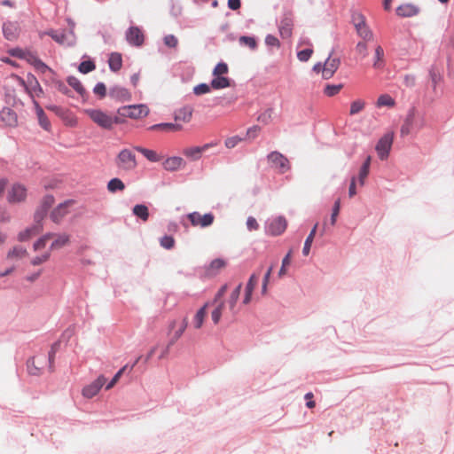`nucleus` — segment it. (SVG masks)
Listing matches in <instances>:
<instances>
[{"mask_svg": "<svg viewBox=\"0 0 454 454\" xmlns=\"http://www.w3.org/2000/svg\"><path fill=\"white\" fill-rule=\"evenodd\" d=\"M227 286H223L215 294L212 301H207V304H210L209 309L211 314V320L214 325H217L222 317H232L237 312V302L240 294L241 284L238 285L230 294L227 301H223V297L226 291Z\"/></svg>", "mask_w": 454, "mask_h": 454, "instance_id": "nucleus-1", "label": "nucleus"}, {"mask_svg": "<svg viewBox=\"0 0 454 454\" xmlns=\"http://www.w3.org/2000/svg\"><path fill=\"white\" fill-rule=\"evenodd\" d=\"M84 114L97 124L105 129H112L115 124H121L123 120L101 109H85Z\"/></svg>", "mask_w": 454, "mask_h": 454, "instance_id": "nucleus-2", "label": "nucleus"}, {"mask_svg": "<svg viewBox=\"0 0 454 454\" xmlns=\"http://www.w3.org/2000/svg\"><path fill=\"white\" fill-rule=\"evenodd\" d=\"M427 126L425 114L418 112L415 108L409 110L406 119L401 127V135L407 136L412 132H419Z\"/></svg>", "mask_w": 454, "mask_h": 454, "instance_id": "nucleus-3", "label": "nucleus"}, {"mask_svg": "<svg viewBox=\"0 0 454 454\" xmlns=\"http://www.w3.org/2000/svg\"><path fill=\"white\" fill-rule=\"evenodd\" d=\"M149 112L150 110L146 105L138 104L121 106L118 109L117 114L121 119L130 118L138 120L146 117Z\"/></svg>", "mask_w": 454, "mask_h": 454, "instance_id": "nucleus-4", "label": "nucleus"}, {"mask_svg": "<svg viewBox=\"0 0 454 454\" xmlns=\"http://www.w3.org/2000/svg\"><path fill=\"white\" fill-rule=\"evenodd\" d=\"M340 60L337 57L329 56L324 65L317 63L313 67V71L321 73L324 79H330L338 70Z\"/></svg>", "mask_w": 454, "mask_h": 454, "instance_id": "nucleus-5", "label": "nucleus"}, {"mask_svg": "<svg viewBox=\"0 0 454 454\" xmlns=\"http://www.w3.org/2000/svg\"><path fill=\"white\" fill-rule=\"evenodd\" d=\"M67 23L70 27V31L68 33H66L65 31L51 29L45 32V34L51 36L55 42H57L59 44L71 46L74 43L75 41L74 34L73 31L74 27V23L70 19L67 20Z\"/></svg>", "mask_w": 454, "mask_h": 454, "instance_id": "nucleus-6", "label": "nucleus"}, {"mask_svg": "<svg viewBox=\"0 0 454 454\" xmlns=\"http://www.w3.org/2000/svg\"><path fill=\"white\" fill-rule=\"evenodd\" d=\"M187 327V319L176 318L173 319L168 325V336L171 344L180 339Z\"/></svg>", "mask_w": 454, "mask_h": 454, "instance_id": "nucleus-7", "label": "nucleus"}, {"mask_svg": "<svg viewBox=\"0 0 454 454\" xmlns=\"http://www.w3.org/2000/svg\"><path fill=\"white\" fill-rule=\"evenodd\" d=\"M186 217L191 222L192 226L201 228L210 226L215 220V216L212 213L201 215L199 212H192L188 214Z\"/></svg>", "mask_w": 454, "mask_h": 454, "instance_id": "nucleus-8", "label": "nucleus"}, {"mask_svg": "<svg viewBox=\"0 0 454 454\" xmlns=\"http://www.w3.org/2000/svg\"><path fill=\"white\" fill-rule=\"evenodd\" d=\"M117 165L119 168L125 170L135 168L137 166L135 154L128 149L121 151L117 158Z\"/></svg>", "mask_w": 454, "mask_h": 454, "instance_id": "nucleus-9", "label": "nucleus"}, {"mask_svg": "<svg viewBox=\"0 0 454 454\" xmlns=\"http://www.w3.org/2000/svg\"><path fill=\"white\" fill-rule=\"evenodd\" d=\"M268 160L280 173H285L290 168L288 159L278 152H271L268 155Z\"/></svg>", "mask_w": 454, "mask_h": 454, "instance_id": "nucleus-10", "label": "nucleus"}, {"mask_svg": "<svg viewBox=\"0 0 454 454\" xmlns=\"http://www.w3.org/2000/svg\"><path fill=\"white\" fill-rule=\"evenodd\" d=\"M27 197V189L20 184H14L12 185L7 194V200L9 203H20L25 200Z\"/></svg>", "mask_w": 454, "mask_h": 454, "instance_id": "nucleus-11", "label": "nucleus"}, {"mask_svg": "<svg viewBox=\"0 0 454 454\" xmlns=\"http://www.w3.org/2000/svg\"><path fill=\"white\" fill-rule=\"evenodd\" d=\"M287 227V222L285 217L278 216L269 222L266 227V232L272 236L282 234Z\"/></svg>", "mask_w": 454, "mask_h": 454, "instance_id": "nucleus-12", "label": "nucleus"}, {"mask_svg": "<svg viewBox=\"0 0 454 454\" xmlns=\"http://www.w3.org/2000/svg\"><path fill=\"white\" fill-rule=\"evenodd\" d=\"M262 270V267L261 266L255 272H254L251 275V277L247 284L246 289H245V294H244V298L242 301L243 304L247 305L251 301L252 294H253V291L255 288V286L258 285Z\"/></svg>", "mask_w": 454, "mask_h": 454, "instance_id": "nucleus-13", "label": "nucleus"}, {"mask_svg": "<svg viewBox=\"0 0 454 454\" xmlns=\"http://www.w3.org/2000/svg\"><path fill=\"white\" fill-rule=\"evenodd\" d=\"M106 379L100 375L97 380L82 388V394L85 398L90 399L97 395L102 387L105 385Z\"/></svg>", "mask_w": 454, "mask_h": 454, "instance_id": "nucleus-14", "label": "nucleus"}, {"mask_svg": "<svg viewBox=\"0 0 454 454\" xmlns=\"http://www.w3.org/2000/svg\"><path fill=\"white\" fill-rule=\"evenodd\" d=\"M127 42L136 47L142 46L145 41V35L138 27H130L126 32Z\"/></svg>", "mask_w": 454, "mask_h": 454, "instance_id": "nucleus-15", "label": "nucleus"}, {"mask_svg": "<svg viewBox=\"0 0 454 454\" xmlns=\"http://www.w3.org/2000/svg\"><path fill=\"white\" fill-rule=\"evenodd\" d=\"M393 143V135L386 134L382 137L376 145V151L378 153L380 160H385L387 158L389 151L391 149V145Z\"/></svg>", "mask_w": 454, "mask_h": 454, "instance_id": "nucleus-16", "label": "nucleus"}, {"mask_svg": "<svg viewBox=\"0 0 454 454\" xmlns=\"http://www.w3.org/2000/svg\"><path fill=\"white\" fill-rule=\"evenodd\" d=\"M74 205V200H67L60 203L57 207L53 209L51 214V218L54 223H59L64 216L69 213L70 207Z\"/></svg>", "mask_w": 454, "mask_h": 454, "instance_id": "nucleus-17", "label": "nucleus"}, {"mask_svg": "<svg viewBox=\"0 0 454 454\" xmlns=\"http://www.w3.org/2000/svg\"><path fill=\"white\" fill-rule=\"evenodd\" d=\"M209 306L210 304H207L206 302L193 316L192 325L195 329L198 330L203 326L208 313H210Z\"/></svg>", "mask_w": 454, "mask_h": 454, "instance_id": "nucleus-18", "label": "nucleus"}, {"mask_svg": "<svg viewBox=\"0 0 454 454\" xmlns=\"http://www.w3.org/2000/svg\"><path fill=\"white\" fill-rule=\"evenodd\" d=\"M213 145L214 144H206L202 146L188 147L183 151V154L192 160H197L200 159L203 153Z\"/></svg>", "mask_w": 454, "mask_h": 454, "instance_id": "nucleus-19", "label": "nucleus"}, {"mask_svg": "<svg viewBox=\"0 0 454 454\" xmlns=\"http://www.w3.org/2000/svg\"><path fill=\"white\" fill-rule=\"evenodd\" d=\"M53 203L54 198L51 195H47L43 199L41 207L35 214V222H41L43 219L47 210L52 206Z\"/></svg>", "mask_w": 454, "mask_h": 454, "instance_id": "nucleus-20", "label": "nucleus"}, {"mask_svg": "<svg viewBox=\"0 0 454 454\" xmlns=\"http://www.w3.org/2000/svg\"><path fill=\"white\" fill-rule=\"evenodd\" d=\"M27 255V249L21 246L13 247L9 250L6 255V260L12 263L18 262Z\"/></svg>", "mask_w": 454, "mask_h": 454, "instance_id": "nucleus-21", "label": "nucleus"}, {"mask_svg": "<svg viewBox=\"0 0 454 454\" xmlns=\"http://www.w3.org/2000/svg\"><path fill=\"white\" fill-rule=\"evenodd\" d=\"M294 21L291 16H285L279 23V33L283 38H289L292 35Z\"/></svg>", "mask_w": 454, "mask_h": 454, "instance_id": "nucleus-22", "label": "nucleus"}, {"mask_svg": "<svg viewBox=\"0 0 454 454\" xmlns=\"http://www.w3.org/2000/svg\"><path fill=\"white\" fill-rule=\"evenodd\" d=\"M110 96L121 102H125L131 99L130 92L127 89L119 86H115L110 90Z\"/></svg>", "mask_w": 454, "mask_h": 454, "instance_id": "nucleus-23", "label": "nucleus"}, {"mask_svg": "<svg viewBox=\"0 0 454 454\" xmlns=\"http://www.w3.org/2000/svg\"><path fill=\"white\" fill-rule=\"evenodd\" d=\"M43 227L40 224V222H36V224L27 228L25 231H20L18 236V239L20 241H27L32 237L39 234L42 231Z\"/></svg>", "mask_w": 454, "mask_h": 454, "instance_id": "nucleus-24", "label": "nucleus"}, {"mask_svg": "<svg viewBox=\"0 0 454 454\" xmlns=\"http://www.w3.org/2000/svg\"><path fill=\"white\" fill-rule=\"evenodd\" d=\"M3 32L7 40L12 41L19 35V27L16 23L8 21L4 24Z\"/></svg>", "mask_w": 454, "mask_h": 454, "instance_id": "nucleus-25", "label": "nucleus"}, {"mask_svg": "<svg viewBox=\"0 0 454 454\" xmlns=\"http://www.w3.org/2000/svg\"><path fill=\"white\" fill-rule=\"evenodd\" d=\"M52 242L50 247V252L51 250H58L62 248L63 247L67 246L69 242V235L63 233V234H54L51 238Z\"/></svg>", "mask_w": 454, "mask_h": 454, "instance_id": "nucleus-26", "label": "nucleus"}, {"mask_svg": "<svg viewBox=\"0 0 454 454\" xmlns=\"http://www.w3.org/2000/svg\"><path fill=\"white\" fill-rule=\"evenodd\" d=\"M184 165L183 158L174 156L169 157L163 162V168L168 171H176Z\"/></svg>", "mask_w": 454, "mask_h": 454, "instance_id": "nucleus-27", "label": "nucleus"}, {"mask_svg": "<svg viewBox=\"0 0 454 454\" xmlns=\"http://www.w3.org/2000/svg\"><path fill=\"white\" fill-rule=\"evenodd\" d=\"M192 107L189 106H185L175 113V120L184 122H189L192 120Z\"/></svg>", "mask_w": 454, "mask_h": 454, "instance_id": "nucleus-28", "label": "nucleus"}, {"mask_svg": "<svg viewBox=\"0 0 454 454\" xmlns=\"http://www.w3.org/2000/svg\"><path fill=\"white\" fill-rule=\"evenodd\" d=\"M0 118L8 126H15L17 124L16 114L10 108H4L0 113Z\"/></svg>", "mask_w": 454, "mask_h": 454, "instance_id": "nucleus-29", "label": "nucleus"}, {"mask_svg": "<svg viewBox=\"0 0 454 454\" xmlns=\"http://www.w3.org/2000/svg\"><path fill=\"white\" fill-rule=\"evenodd\" d=\"M28 63L33 65L38 71L45 73L49 68L48 67L40 60L35 55L27 51V58H24Z\"/></svg>", "mask_w": 454, "mask_h": 454, "instance_id": "nucleus-30", "label": "nucleus"}, {"mask_svg": "<svg viewBox=\"0 0 454 454\" xmlns=\"http://www.w3.org/2000/svg\"><path fill=\"white\" fill-rule=\"evenodd\" d=\"M35 113L37 115L40 126L43 129L49 130L51 128V121H49V119L46 116L45 113L43 112V108L36 102H35Z\"/></svg>", "mask_w": 454, "mask_h": 454, "instance_id": "nucleus-31", "label": "nucleus"}, {"mask_svg": "<svg viewBox=\"0 0 454 454\" xmlns=\"http://www.w3.org/2000/svg\"><path fill=\"white\" fill-rule=\"evenodd\" d=\"M419 10L415 5L406 4L400 5L396 9V13L401 17H411L418 13Z\"/></svg>", "mask_w": 454, "mask_h": 454, "instance_id": "nucleus-32", "label": "nucleus"}, {"mask_svg": "<svg viewBox=\"0 0 454 454\" xmlns=\"http://www.w3.org/2000/svg\"><path fill=\"white\" fill-rule=\"evenodd\" d=\"M182 129V126L176 123H160L153 125L149 128L150 130H156V131H163V132H168V131H178Z\"/></svg>", "mask_w": 454, "mask_h": 454, "instance_id": "nucleus-33", "label": "nucleus"}, {"mask_svg": "<svg viewBox=\"0 0 454 454\" xmlns=\"http://www.w3.org/2000/svg\"><path fill=\"white\" fill-rule=\"evenodd\" d=\"M136 150L142 153L148 160L152 162H158L162 160V156H160L156 151L146 149L144 147L137 146Z\"/></svg>", "mask_w": 454, "mask_h": 454, "instance_id": "nucleus-34", "label": "nucleus"}, {"mask_svg": "<svg viewBox=\"0 0 454 454\" xmlns=\"http://www.w3.org/2000/svg\"><path fill=\"white\" fill-rule=\"evenodd\" d=\"M109 67L112 71L117 72L122 67V58L121 55L118 52H113L110 54L108 59Z\"/></svg>", "mask_w": 454, "mask_h": 454, "instance_id": "nucleus-35", "label": "nucleus"}, {"mask_svg": "<svg viewBox=\"0 0 454 454\" xmlns=\"http://www.w3.org/2000/svg\"><path fill=\"white\" fill-rule=\"evenodd\" d=\"M231 81L226 76H214L211 82V87L215 90H221L230 87Z\"/></svg>", "mask_w": 454, "mask_h": 454, "instance_id": "nucleus-36", "label": "nucleus"}, {"mask_svg": "<svg viewBox=\"0 0 454 454\" xmlns=\"http://www.w3.org/2000/svg\"><path fill=\"white\" fill-rule=\"evenodd\" d=\"M133 214L144 222H146L149 218L148 207L143 204L136 205L133 207Z\"/></svg>", "mask_w": 454, "mask_h": 454, "instance_id": "nucleus-37", "label": "nucleus"}, {"mask_svg": "<svg viewBox=\"0 0 454 454\" xmlns=\"http://www.w3.org/2000/svg\"><path fill=\"white\" fill-rule=\"evenodd\" d=\"M376 105L378 107H394L395 106V101L390 95L382 94L378 98Z\"/></svg>", "mask_w": 454, "mask_h": 454, "instance_id": "nucleus-38", "label": "nucleus"}, {"mask_svg": "<svg viewBox=\"0 0 454 454\" xmlns=\"http://www.w3.org/2000/svg\"><path fill=\"white\" fill-rule=\"evenodd\" d=\"M107 189L110 192H121L125 189V184L121 179L113 178L108 182Z\"/></svg>", "mask_w": 454, "mask_h": 454, "instance_id": "nucleus-39", "label": "nucleus"}, {"mask_svg": "<svg viewBox=\"0 0 454 454\" xmlns=\"http://www.w3.org/2000/svg\"><path fill=\"white\" fill-rule=\"evenodd\" d=\"M317 228V223L315 224V226L311 230L309 235L308 236V238L305 240L304 247H303V250H302V253H303V254L305 256H307L309 254L310 247H311L313 239H314L315 235H316Z\"/></svg>", "mask_w": 454, "mask_h": 454, "instance_id": "nucleus-40", "label": "nucleus"}, {"mask_svg": "<svg viewBox=\"0 0 454 454\" xmlns=\"http://www.w3.org/2000/svg\"><path fill=\"white\" fill-rule=\"evenodd\" d=\"M52 237H53V233H47V234L43 235V237H41L38 240H36L35 242L34 250L39 251L41 249L45 248L48 241L50 239H51Z\"/></svg>", "mask_w": 454, "mask_h": 454, "instance_id": "nucleus-41", "label": "nucleus"}, {"mask_svg": "<svg viewBox=\"0 0 454 454\" xmlns=\"http://www.w3.org/2000/svg\"><path fill=\"white\" fill-rule=\"evenodd\" d=\"M365 102L362 99H356L351 102L349 114L355 115L364 109Z\"/></svg>", "mask_w": 454, "mask_h": 454, "instance_id": "nucleus-42", "label": "nucleus"}, {"mask_svg": "<svg viewBox=\"0 0 454 454\" xmlns=\"http://www.w3.org/2000/svg\"><path fill=\"white\" fill-rule=\"evenodd\" d=\"M342 88H343L342 84H337V85L327 84L324 89V93L327 97H333V96L337 95L341 90Z\"/></svg>", "mask_w": 454, "mask_h": 454, "instance_id": "nucleus-43", "label": "nucleus"}, {"mask_svg": "<svg viewBox=\"0 0 454 454\" xmlns=\"http://www.w3.org/2000/svg\"><path fill=\"white\" fill-rule=\"evenodd\" d=\"M358 35L365 41H369L372 38V33L366 25V23L361 27L356 28Z\"/></svg>", "mask_w": 454, "mask_h": 454, "instance_id": "nucleus-44", "label": "nucleus"}, {"mask_svg": "<svg viewBox=\"0 0 454 454\" xmlns=\"http://www.w3.org/2000/svg\"><path fill=\"white\" fill-rule=\"evenodd\" d=\"M229 72V68L226 63H218L213 70V76H224Z\"/></svg>", "mask_w": 454, "mask_h": 454, "instance_id": "nucleus-45", "label": "nucleus"}, {"mask_svg": "<svg viewBox=\"0 0 454 454\" xmlns=\"http://www.w3.org/2000/svg\"><path fill=\"white\" fill-rule=\"evenodd\" d=\"M50 256H51L50 250L45 251L42 254L33 257L31 260V263L35 266L40 265V264L47 262L50 259Z\"/></svg>", "mask_w": 454, "mask_h": 454, "instance_id": "nucleus-46", "label": "nucleus"}, {"mask_svg": "<svg viewBox=\"0 0 454 454\" xmlns=\"http://www.w3.org/2000/svg\"><path fill=\"white\" fill-rule=\"evenodd\" d=\"M67 83L75 90L77 91L78 93L80 94H82L84 89L82 85V83L80 82V81L74 77V76H70L67 78Z\"/></svg>", "mask_w": 454, "mask_h": 454, "instance_id": "nucleus-47", "label": "nucleus"}, {"mask_svg": "<svg viewBox=\"0 0 454 454\" xmlns=\"http://www.w3.org/2000/svg\"><path fill=\"white\" fill-rule=\"evenodd\" d=\"M375 58L376 60L373 64V66L376 68H380L382 67L383 58H384V50L381 46H377L375 49Z\"/></svg>", "mask_w": 454, "mask_h": 454, "instance_id": "nucleus-48", "label": "nucleus"}, {"mask_svg": "<svg viewBox=\"0 0 454 454\" xmlns=\"http://www.w3.org/2000/svg\"><path fill=\"white\" fill-rule=\"evenodd\" d=\"M291 254L292 252L290 251L283 259L282 261V266L278 271V277L283 278L286 274V269L291 263Z\"/></svg>", "mask_w": 454, "mask_h": 454, "instance_id": "nucleus-49", "label": "nucleus"}, {"mask_svg": "<svg viewBox=\"0 0 454 454\" xmlns=\"http://www.w3.org/2000/svg\"><path fill=\"white\" fill-rule=\"evenodd\" d=\"M225 265V262L221 259H215L212 261V262L209 265L208 271L211 274L216 273L219 270L223 268Z\"/></svg>", "mask_w": 454, "mask_h": 454, "instance_id": "nucleus-50", "label": "nucleus"}, {"mask_svg": "<svg viewBox=\"0 0 454 454\" xmlns=\"http://www.w3.org/2000/svg\"><path fill=\"white\" fill-rule=\"evenodd\" d=\"M96 68L95 64L90 60L82 61L79 66V71L83 74L93 71Z\"/></svg>", "mask_w": 454, "mask_h": 454, "instance_id": "nucleus-51", "label": "nucleus"}, {"mask_svg": "<svg viewBox=\"0 0 454 454\" xmlns=\"http://www.w3.org/2000/svg\"><path fill=\"white\" fill-rule=\"evenodd\" d=\"M239 43L242 45H246V46L249 47L252 50H254L256 48V45H257L255 39L254 37H251V36H241L239 38Z\"/></svg>", "mask_w": 454, "mask_h": 454, "instance_id": "nucleus-52", "label": "nucleus"}, {"mask_svg": "<svg viewBox=\"0 0 454 454\" xmlns=\"http://www.w3.org/2000/svg\"><path fill=\"white\" fill-rule=\"evenodd\" d=\"M352 22L356 28L365 24V18L360 12H354L352 14Z\"/></svg>", "mask_w": 454, "mask_h": 454, "instance_id": "nucleus-53", "label": "nucleus"}, {"mask_svg": "<svg viewBox=\"0 0 454 454\" xmlns=\"http://www.w3.org/2000/svg\"><path fill=\"white\" fill-rule=\"evenodd\" d=\"M126 368H127V365L123 366L121 370H119V372L114 376L112 380L106 385V390H109L112 387H114V386L119 381L120 378L125 372Z\"/></svg>", "mask_w": 454, "mask_h": 454, "instance_id": "nucleus-54", "label": "nucleus"}, {"mask_svg": "<svg viewBox=\"0 0 454 454\" xmlns=\"http://www.w3.org/2000/svg\"><path fill=\"white\" fill-rule=\"evenodd\" d=\"M175 239L171 236H164L160 239V246L166 249L174 247Z\"/></svg>", "mask_w": 454, "mask_h": 454, "instance_id": "nucleus-55", "label": "nucleus"}, {"mask_svg": "<svg viewBox=\"0 0 454 454\" xmlns=\"http://www.w3.org/2000/svg\"><path fill=\"white\" fill-rule=\"evenodd\" d=\"M166 46L169 48H176L178 44L177 38L173 35H168L163 39Z\"/></svg>", "mask_w": 454, "mask_h": 454, "instance_id": "nucleus-56", "label": "nucleus"}, {"mask_svg": "<svg viewBox=\"0 0 454 454\" xmlns=\"http://www.w3.org/2000/svg\"><path fill=\"white\" fill-rule=\"evenodd\" d=\"M272 270H273V266L271 265L268 269L266 273L264 274V277H263V279H262V294H265L267 293V286L269 284L270 277V274L272 272Z\"/></svg>", "mask_w": 454, "mask_h": 454, "instance_id": "nucleus-57", "label": "nucleus"}, {"mask_svg": "<svg viewBox=\"0 0 454 454\" xmlns=\"http://www.w3.org/2000/svg\"><path fill=\"white\" fill-rule=\"evenodd\" d=\"M312 53H313L312 49H305V50L298 51L297 57H298L299 60L304 62V61H308Z\"/></svg>", "mask_w": 454, "mask_h": 454, "instance_id": "nucleus-58", "label": "nucleus"}, {"mask_svg": "<svg viewBox=\"0 0 454 454\" xmlns=\"http://www.w3.org/2000/svg\"><path fill=\"white\" fill-rule=\"evenodd\" d=\"M193 91L196 95L206 94L210 91V86L206 83H201L194 87Z\"/></svg>", "mask_w": 454, "mask_h": 454, "instance_id": "nucleus-59", "label": "nucleus"}, {"mask_svg": "<svg viewBox=\"0 0 454 454\" xmlns=\"http://www.w3.org/2000/svg\"><path fill=\"white\" fill-rule=\"evenodd\" d=\"M271 114H272V111L271 109H268L266 111H264L263 113H262L259 116H258V121L260 122H262L264 124H267L270 119H271Z\"/></svg>", "mask_w": 454, "mask_h": 454, "instance_id": "nucleus-60", "label": "nucleus"}, {"mask_svg": "<svg viewBox=\"0 0 454 454\" xmlns=\"http://www.w3.org/2000/svg\"><path fill=\"white\" fill-rule=\"evenodd\" d=\"M340 200H337L335 201V203H334V206H333V214H332V216H331V223H332L333 225L336 222L337 216H338L339 212H340Z\"/></svg>", "mask_w": 454, "mask_h": 454, "instance_id": "nucleus-61", "label": "nucleus"}, {"mask_svg": "<svg viewBox=\"0 0 454 454\" xmlns=\"http://www.w3.org/2000/svg\"><path fill=\"white\" fill-rule=\"evenodd\" d=\"M94 93L100 98H104L106 94V88L103 82L98 83L94 88Z\"/></svg>", "mask_w": 454, "mask_h": 454, "instance_id": "nucleus-62", "label": "nucleus"}, {"mask_svg": "<svg viewBox=\"0 0 454 454\" xmlns=\"http://www.w3.org/2000/svg\"><path fill=\"white\" fill-rule=\"evenodd\" d=\"M247 229L252 231H256L259 229V224L256 221V219L253 216H249L247 220Z\"/></svg>", "mask_w": 454, "mask_h": 454, "instance_id": "nucleus-63", "label": "nucleus"}, {"mask_svg": "<svg viewBox=\"0 0 454 454\" xmlns=\"http://www.w3.org/2000/svg\"><path fill=\"white\" fill-rule=\"evenodd\" d=\"M241 141V138L239 137H228L225 140V145L227 148H234L239 142Z\"/></svg>", "mask_w": 454, "mask_h": 454, "instance_id": "nucleus-64", "label": "nucleus"}]
</instances>
